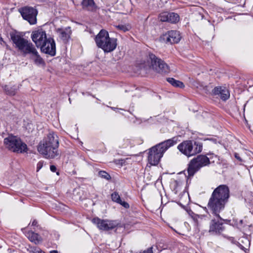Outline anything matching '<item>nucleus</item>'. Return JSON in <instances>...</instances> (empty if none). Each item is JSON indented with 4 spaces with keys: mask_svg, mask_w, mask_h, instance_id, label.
Masks as SVG:
<instances>
[{
    "mask_svg": "<svg viewBox=\"0 0 253 253\" xmlns=\"http://www.w3.org/2000/svg\"><path fill=\"white\" fill-rule=\"evenodd\" d=\"M37 221L36 220H34L32 223V226H37Z\"/></svg>",
    "mask_w": 253,
    "mask_h": 253,
    "instance_id": "obj_35",
    "label": "nucleus"
},
{
    "mask_svg": "<svg viewBox=\"0 0 253 253\" xmlns=\"http://www.w3.org/2000/svg\"><path fill=\"white\" fill-rule=\"evenodd\" d=\"M176 143L177 139L175 137H173L171 139L164 141V142L157 144V145L158 147H159L162 150H163V152L165 153L169 148L173 146Z\"/></svg>",
    "mask_w": 253,
    "mask_h": 253,
    "instance_id": "obj_19",
    "label": "nucleus"
},
{
    "mask_svg": "<svg viewBox=\"0 0 253 253\" xmlns=\"http://www.w3.org/2000/svg\"><path fill=\"white\" fill-rule=\"evenodd\" d=\"M202 148V145L200 143L193 142L191 140L184 141L177 146L179 151L188 157L200 153Z\"/></svg>",
    "mask_w": 253,
    "mask_h": 253,
    "instance_id": "obj_5",
    "label": "nucleus"
},
{
    "mask_svg": "<svg viewBox=\"0 0 253 253\" xmlns=\"http://www.w3.org/2000/svg\"><path fill=\"white\" fill-rule=\"evenodd\" d=\"M223 223L221 221L219 220L216 221L215 219H212L209 231L220 233L223 230Z\"/></svg>",
    "mask_w": 253,
    "mask_h": 253,
    "instance_id": "obj_18",
    "label": "nucleus"
},
{
    "mask_svg": "<svg viewBox=\"0 0 253 253\" xmlns=\"http://www.w3.org/2000/svg\"><path fill=\"white\" fill-rule=\"evenodd\" d=\"M148 65L150 69L158 73H168L170 71L168 64L155 55L150 53L147 59Z\"/></svg>",
    "mask_w": 253,
    "mask_h": 253,
    "instance_id": "obj_7",
    "label": "nucleus"
},
{
    "mask_svg": "<svg viewBox=\"0 0 253 253\" xmlns=\"http://www.w3.org/2000/svg\"><path fill=\"white\" fill-rule=\"evenodd\" d=\"M213 93L214 95L220 96V98L223 101L227 100L230 97L229 91L225 87H216L213 89Z\"/></svg>",
    "mask_w": 253,
    "mask_h": 253,
    "instance_id": "obj_16",
    "label": "nucleus"
},
{
    "mask_svg": "<svg viewBox=\"0 0 253 253\" xmlns=\"http://www.w3.org/2000/svg\"><path fill=\"white\" fill-rule=\"evenodd\" d=\"M167 81L174 86L179 87L180 88H183L184 87V85L182 82L176 80L173 78H168Z\"/></svg>",
    "mask_w": 253,
    "mask_h": 253,
    "instance_id": "obj_25",
    "label": "nucleus"
},
{
    "mask_svg": "<svg viewBox=\"0 0 253 253\" xmlns=\"http://www.w3.org/2000/svg\"><path fill=\"white\" fill-rule=\"evenodd\" d=\"M50 169L51 171L55 172L56 171V167L55 166L51 165L50 167Z\"/></svg>",
    "mask_w": 253,
    "mask_h": 253,
    "instance_id": "obj_33",
    "label": "nucleus"
},
{
    "mask_svg": "<svg viewBox=\"0 0 253 253\" xmlns=\"http://www.w3.org/2000/svg\"><path fill=\"white\" fill-rule=\"evenodd\" d=\"M59 140L57 135L50 132L42 140L38 146V152L47 159H53L59 155Z\"/></svg>",
    "mask_w": 253,
    "mask_h": 253,
    "instance_id": "obj_2",
    "label": "nucleus"
},
{
    "mask_svg": "<svg viewBox=\"0 0 253 253\" xmlns=\"http://www.w3.org/2000/svg\"><path fill=\"white\" fill-rule=\"evenodd\" d=\"M229 197V189L225 185H220L212 193L208 206L217 218L219 213L223 210Z\"/></svg>",
    "mask_w": 253,
    "mask_h": 253,
    "instance_id": "obj_1",
    "label": "nucleus"
},
{
    "mask_svg": "<svg viewBox=\"0 0 253 253\" xmlns=\"http://www.w3.org/2000/svg\"><path fill=\"white\" fill-rule=\"evenodd\" d=\"M42 52L54 56L56 52L55 43L51 38H48L40 46Z\"/></svg>",
    "mask_w": 253,
    "mask_h": 253,
    "instance_id": "obj_13",
    "label": "nucleus"
},
{
    "mask_svg": "<svg viewBox=\"0 0 253 253\" xmlns=\"http://www.w3.org/2000/svg\"><path fill=\"white\" fill-rule=\"evenodd\" d=\"M18 86L16 85L10 86V85H5L4 89L6 94L9 95H14L17 92L18 89Z\"/></svg>",
    "mask_w": 253,
    "mask_h": 253,
    "instance_id": "obj_23",
    "label": "nucleus"
},
{
    "mask_svg": "<svg viewBox=\"0 0 253 253\" xmlns=\"http://www.w3.org/2000/svg\"><path fill=\"white\" fill-rule=\"evenodd\" d=\"M11 39L23 55L36 54L37 49L34 45L30 41L17 34H11Z\"/></svg>",
    "mask_w": 253,
    "mask_h": 253,
    "instance_id": "obj_4",
    "label": "nucleus"
},
{
    "mask_svg": "<svg viewBox=\"0 0 253 253\" xmlns=\"http://www.w3.org/2000/svg\"><path fill=\"white\" fill-rule=\"evenodd\" d=\"M31 38L37 47H40L43 44L44 41L48 39L45 32L42 29L33 31L31 35Z\"/></svg>",
    "mask_w": 253,
    "mask_h": 253,
    "instance_id": "obj_14",
    "label": "nucleus"
},
{
    "mask_svg": "<svg viewBox=\"0 0 253 253\" xmlns=\"http://www.w3.org/2000/svg\"><path fill=\"white\" fill-rule=\"evenodd\" d=\"M99 175L102 178H104L107 180L111 179L110 175L105 171H100L99 172Z\"/></svg>",
    "mask_w": 253,
    "mask_h": 253,
    "instance_id": "obj_29",
    "label": "nucleus"
},
{
    "mask_svg": "<svg viewBox=\"0 0 253 253\" xmlns=\"http://www.w3.org/2000/svg\"><path fill=\"white\" fill-rule=\"evenodd\" d=\"M4 144L6 148L13 152L21 153L27 151V145L15 136L9 135L4 138Z\"/></svg>",
    "mask_w": 253,
    "mask_h": 253,
    "instance_id": "obj_6",
    "label": "nucleus"
},
{
    "mask_svg": "<svg viewBox=\"0 0 253 253\" xmlns=\"http://www.w3.org/2000/svg\"><path fill=\"white\" fill-rule=\"evenodd\" d=\"M210 161L206 156L200 155L191 160L189 164L187 171L189 176H193L194 174L202 168L208 166Z\"/></svg>",
    "mask_w": 253,
    "mask_h": 253,
    "instance_id": "obj_9",
    "label": "nucleus"
},
{
    "mask_svg": "<svg viewBox=\"0 0 253 253\" xmlns=\"http://www.w3.org/2000/svg\"><path fill=\"white\" fill-rule=\"evenodd\" d=\"M82 3L83 8L88 10L93 11L96 9L93 0H83Z\"/></svg>",
    "mask_w": 253,
    "mask_h": 253,
    "instance_id": "obj_22",
    "label": "nucleus"
},
{
    "mask_svg": "<svg viewBox=\"0 0 253 253\" xmlns=\"http://www.w3.org/2000/svg\"><path fill=\"white\" fill-rule=\"evenodd\" d=\"M34 253H45L44 252H42L40 248H36L34 251Z\"/></svg>",
    "mask_w": 253,
    "mask_h": 253,
    "instance_id": "obj_31",
    "label": "nucleus"
},
{
    "mask_svg": "<svg viewBox=\"0 0 253 253\" xmlns=\"http://www.w3.org/2000/svg\"><path fill=\"white\" fill-rule=\"evenodd\" d=\"M2 66V65L0 63V68H1Z\"/></svg>",
    "mask_w": 253,
    "mask_h": 253,
    "instance_id": "obj_37",
    "label": "nucleus"
},
{
    "mask_svg": "<svg viewBox=\"0 0 253 253\" xmlns=\"http://www.w3.org/2000/svg\"><path fill=\"white\" fill-rule=\"evenodd\" d=\"M148 65L150 69L158 73H168L170 71L168 64L155 55L150 53L147 59Z\"/></svg>",
    "mask_w": 253,
    "mask_h": 253,
    "instance_id": "obj_8",
    "label": "nucleus"
},
{
    "mask_svg": "<svg viewBox=\"0 0 253 253\" xmlns=\"http://www.w3.org/2000/svg\"><path fill=\"white\" fill-rule=\"evenodd\" d=\"M139 253H153L151 248H149L147 250L143 251V252H140Z\"/></svg>",
    "mask_w": 253,
    "mask_h": 253,
    "instance_id": "obj_32",
    "label": "nucleus"
},
{
    "mask_svg": "<svg viewBox=\"0 0 253 253\" xmlns=\"http://www.w3.org/2000/svg\"><path fill=\"white\" fill-rule=\"evenodd\" d=\"M163 150L160 149L158 145L152 147L149 150L148 161L152 166H156L160 162L164 154Z\"/></svg>",
    "mask_w": 253,
    "mask_h": 253,
    "instance_id": "obj_12",
    "label": "nucleus"
},
{
    "mask_svg": "<svg viewBox=\"0 0 253 253\" xmlns=\"http://www.w3.org/2000/svg\"><path fill=\"white\" fill-rule=\"evenodd\" d=\"M92 222L97 226L99 230L103 231L113 229L119 224V223L116 220L101 219L98 217L93 218Z\"/></svg>",
    "mask_w": 253,
    "mask_h": 253,
    "instance_id": "obj_11",
    "label": "nucleus"
},
{
    "mask_svg": "<svg viewBox=\"0 0 253 253\" xmlns=\"http://www.w3.org/2000/svg\"><path fill=\"white\" fill-rule=\"evenodd\" d=\"M161 38L167 43H175L180 41L181 36L178 31L171 30L164 34Z\"/></svg>",
    "mask_w": 253,
    "mask_h": 253,
    "instance_id": "obj_15",
    "label": "nucleus"
},
{
    "mask_svg": "<svg viewBox=\"0 0 253 253\" xmlns=\"http://www.w3.org/2000/svg\"><path fill=\"white\" fill-rule=\"evenodd\" d=\"M95 41L97 46L106 53L114 51L117 46V39L110 38L108 32L105 30L100 31Z\"/></svg>",
    "mask_w": 253,
    "mask_h": 253,
    "instance_id": "obj_3",
    "label": "nucleus"
},
{
    "mask_svg": "<svg viewBox=\"0 0 253 253\" xmlns=\"http://www.w3.org/2000/svg\"><path fill=\"white\" fill-rule=\"evenodd\" d=\"M26 236L30 240V241L34 242L36 244L40 243L42 240V238L38 234L32 231L27 232L26 233Z\"/></svg>",
    "mask_w": 253,
    "mask_h": 253,
    "instance_id": "obj_20",
    "label": "nucleus"
},
{
    "mask_svg": "<svg viewBox=\"0 0 253 253\" xmlns=\"http://www.w3.org/2000/svg\"><path fill=\"white\" fill-rule=\"evenodd\" d=\"M169 17V12H163L160 14L159 19L161 21L167 22Z\"/></svg>",
    "mask_w": 253,
    "mask_h": 253,
    "instance_id": "obj_28",
    "label": "nucleus"
},
{
    "mask_svg": "<svg viewBox=\"0 0 253 253\" xmlns=\"http://www.w3.org/2000/svg\"><path fill=\"white\" fill-rule=\"evenodd\" d=\"M43 162L40 161L38 162L37 165V171H39L43 166Z\"/></svg>",
    "mask_w": 253,
    "mask_h": 253,
    "instance_id": "obj_30",
    "label": "nucleus"
},
{
    "mask_svg": "<svg viewBox=\"0 0 253 253\" xmlns=\"http://www.w3.org/2000/svg\"><path fill=\"white\" fill-rule=\"evenodd\" d=\"M57 33L59 38L63 41L66 42L70 38L72 31L70 27L64 29L59 28L57 30Z\"/></svg>",
    "mask_w": 253,
    "mask_h": 253,
    "instance_id": "obj_17",
    "label": "nucleus"
},
{
    "mask_svg": "<svg viewBox=\"0 0 253 253\" xmlns=\"http://www.w3.org/2000/svg\"><path fill=\"white\" fill-rule=\"evenodd\" d=\"M179 20V15L174 12H169V17L167 22H170L171 23H176Z\"/></svg>",
    "mask_w": 253,
    "mask_h": 253,
    "instance_id": "obj_24",
    "label": "nucleus"
},
{
    "mask_svg": "<svg viewBox=\"0 0 253 253\" xmlns=\"http://www.w3.org/2000/svg\"><path fill=\"white\" fill-rule=\"evenodd\" d=\"M50 253H58V252L56 250H53V251H50Z\"/></svg>",
    "mask_w": 253,
    "mask_h": 253,
    "instance_id": "obj_36",
    "label": "nucleus"
},
{
    "mask_svg": "<svg viewBox=\"0 0 253 253\" xmlns=\"http://www.w3.org/2000/svg\"><path fill=\"white\" fill-rule=\"evenodd\" d=\"M19 11L23 18L27 21L31 25L37 23V10L31 6H24L20 8Z\"/></svg>",
    "mask_w": 253,
    "mask_h": 253,
    "instance_id": "obj_10",
    "label": "nucleus"
},
{
    "mask_svg": "<svg viewBox=\"0 0 253 253\" xmlns=\"http://www.w3.org/2000/svg\"><path fill=\"white\" fill-rule=\"evenodd\" d=\"M111 198L113 201L120 204L125 208H129L128 204L125 201H122L120 198V195L118 193L114 192L112 193L111 195Z\"/></svg>",
    "mask_w": 253,
    "mask_h": 253,
    "instance_id": "obj_21",
    "label": "nucleus"
},
{
    "mask_svg": "<svg viewBox=\"0 0 253 253\" xmlns=\"http://www.w3.org/2000/svg\"><path fill=\"white\" fill-rule=\"evenodd\" d=\"M235 158H236L237 159L239 160V161H242V160H241V158L239 157V155H238V154L235 153Z\"/></svg>",
    "mask_w": 253,
    "mask_h": 253,
    "instance_id": "obj_34",
    "label": "nucleus"
},
{
    "mask_svg": "<svg viewBox=\"0 0 253 253\" xmlns=\"http://www.w3.org/2000/svg\"><path fill=\"white\" fill-rule=\"evenodd\" d=\"M116 27L118 30L126 32L131 29V26L129 24H125L117 25Z\"/></svg>",
    "mask_w": 253,
    "mask_h": 253,
    "instance_id": "obj_26",
    "label": "nucleus"
},
{
    "mask_svg": "<svg viewBox=\"0 0 253 253\" xmlns=\"http://www.w3.org/2000/svg\"><path fill=\"white\" fill-rule=\"evenodd\" d=\"M30 57L32 59L34 60L35 64L37 65H40L43 63V60L40 57L37 51L36 54H31Z\"/></svg>",
    "mask_w": 253,
    "mask_h": 253,
    "instance_id": "obj_27",
    "label": "nucleus"
}]
</instances>
